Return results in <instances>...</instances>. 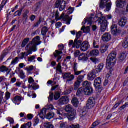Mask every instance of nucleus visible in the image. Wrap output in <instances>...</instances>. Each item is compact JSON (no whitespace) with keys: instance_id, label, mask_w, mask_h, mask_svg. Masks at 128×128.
I'll return each instance as SVG.
<instances>
[{"instance_id":"f257e3e1","label":"nucleus","mask_w":128,"mask_h":128,"mask_svg":"<svg viewBox=\"0 0 128 128\" xmlns=\"http://www.w3.org/2000/svg\"><path fill=\"white\" fill-rule=\"evenodd\" d=\"M106 68L108 70H109V73L112 74V69L113 66H114L116 64V52H112L109 54L107 57L106 60Z\"/></svg>"},{"instance_id":"f03ea898","label":"nucleus","mask_w":128,"mask_h":128,"mask_svg":"<svg viewBox=\"0 0 128 128\" xmlns=\"http://www.w3.org/2000/svg\"><path fill=\"white\" fill-rule=\"evenodd\" d=\"M65 112L68 113L66 116L70 122H72L75 120L76 116V110L72 108V105H67L65 108Z\"/></svg>"},{"instance_id":"7ed1b4c3","label":"nucleus","mask_w":128,"mask_h":128,"mask_svg":"<svg viewBox=\"0 0 128 128\" xmlns=\"http://www.w3.org/2000/svg\"><path fill=\"white\" fill-rule=\"evenodd\" d=\"M42 44V41H40V36H37L32 39V42H30L26 48H31L32 50L36 51L38 50V46H40Z\"/></svg>"},{"instance_id":"20e7f679","label":"nucleus","mask_w":128,"mask_h":128,"mask_svg":"<svg viewBox=\"0 0 128 128\" xmlns=\"http://www.w3.org/2000/svg\"><path fill=\"white\" fill-rule=\"evenodd\" d=\"M100 8L102 9L106 8L107 10H110V8H112V2L110 0H100Z\"/></svg>"},{"instance_id":"39448f33","label":"nucleus","mask_w":128,"mask_h":128,"mask_svg":"<svg viewBox=\"0 0 128 128\" xmlns=\"http://www.w3.org/2000/svg\"><path fill=\"white\" fill-rule=\"evenodd\" d=\"M98 24H100V28L102 32H104L106 30L108 22L105 18H102L100 20Z\"/></svg>"},{"instance_id":"423d86ee","label":"nucleus","mask_w":128,"mask_h":128,"mask_svg":"<svg viewBox=\"0 0 128 128\" xmlns=\"http://www.w3.org/2000/svg\"><path fill=\"white\" fill-rule=\"evenodd\" d=\"M66 1L62 0H62H57L55 2L54 7L56 8H59L60 12H62L66 8Z\"/></svg>"},{"instance_id":"0eeeda50","label":"nucleus","mask_w":128,"mask_h":128,"mask_svg":"<svg viewBox=\"0 0 128 128\" xmlns=\"http://www.w3.org/2000/svg\"><path fill=\"white\" fill-rule=\"evenodd\" d=\"M96 106V98L90 97L86 103V110H90Z\"/></svg>"},{"instance_id":"6e6552de","label":"nucleus","mask_w":128,"mask_h":128,"mask_svg":"<svg viewBox=\"0 0 128 128\" xmlns=\"http://www.w3.org/2000/svg\"><path fill=\"white\" fill-rule=\"evenodd\" d=\"M64 80H67V82H72L75 78L74 75L72 74L70 72L62 73Z\"/></svg>"},{"instance_id":"1a4fd4ad","label":"nucleus","mask_w":128,"mask_h":128,"mask_svg":"<svg viewBox=\"0 0 128 128\" xmlns=\"http://www.w3.org/2000/svg\"><path fill=\"white\" fill-rule=\"evenodd\" d=\"M51 90L55 91V96H62V90H60V85H56L52 88Z\"/></svg>"},{"instance_id":"9d476101","label":"nucleus","mask_w":128,"mask_h":128,"mask_svg":"<svg viewBox=\"0 0 128 128\" xmlns=\"http://www.w3.org/2000/svg\"><path fill=\"white\" fill-rule=\"evenodd\" d=\"M111 32L114 36H116L122 33L120 30H118V26L116 24H112L111 26Z\"/></svg>"},{"instance_id":"9b49d317","label":"nucleus","mask_w":128,"mask_h":128,"mask_svg":"<svg viewBox=\"0 0 128 128\" xmlns=\"http://www.w3.org/2000/svg\"><path fill=\"white\" fill-rule=\"evenodd\" d=\"M90 48V45L88 42H84L81 44L80 50L82 52H86Z\"/></svg>"},{"instance_id":"f8f14e48","label":"nucleus","mask_w":128,"mask_h":128,"mask_svg":"<svg viewBox=\"0 0 128 128\" xmlns=\"http://www.w3.org/2000/svg\"><path fill=\"white\" fill-rule=\"evenodd\" d=\"M70 102V98L68 96H62L59 100L58 102L60 106H64V104H67Z\"/></svg>"},{"instance_id":"ddd939ff","label":"nucleus","mask_w":128,"mask_h":128,"mask_svg":"<svg viewBox=\"0 0 128 128\" xmlns=\"http://www.w3.org/2000/svg\"><path fill=\"white\" fill-rule=\"evenodd\" d=\"M96 72L95 70H92L90 73H89L87 76V78L88 80H90L92 82L96 78Z\"/></svg>"},{"instance_id":"4468645a","label":"nucleus","mask_w":128,"mask_h":128,"mask_svg":"<svg viewBox=\"0 0 128 128\" xmlns=\"http://www.w3.org/2000/svg\"><path fill=\"white\" fill-rule=\"evenodd\" d=\"M128 54H126V52H123L121 53L118 57V62H119V64L124 62Z\"/></svg>"},{"instance_id":"2eb2a0df","label":"nucleus","mask_w":128,"mask_h":128,"mask_svg":"<svg viewBox=\"0 0 128 128\" xmlns=\"http://www.w3.org/2000/svg\"><path fill=\"white\" fill-rule=\"evenodd\" d=\"M52 14L53 15L52 16V18H56V20H62V18L64 16V13H63L62 14V15L60 17V12H58V10H57L56 12H54L52 13Z\"/></svg>"},{"instance_id":"dca6fc26","label":"nucleus","mask_w":128,"mask_h":128,"mask_svg":"<svg viewBox=\"0 0 128 128\" xmlns=\"http://www.w3.org/2000/svg\"><path fill=\"white\" fill-rule=\"evenodd\" d=\"M126 4V0H118L116 2V7L120 8H124Z\"/></svg>"},{"instance_id":"f3484780","label":"nucleus","mask_w":128,"mask_h":128,"mask_svg":"<svg viewBox=\"0 0 128 128\" xmlns=\"http://www.w3.org/2000/svg\"><path fill=\"white\" fill-rule=\"evenodd\" d=\"M62 52H60V50H56L55 51V52L54 53V57L56 58H57L56 62H59L60 60H62V57L60 56V54H62Z\"/></svg>"},{"instance_id":"a211bd4d","label":"nucleus","mask_w":128,"mask_h":128,"mask_svg":"<svg viewBox=\"0 0 128 128\" xmlns=\"http://www.w3.org/2000/svg\"><path fill=\"white\" fill-rule=\"evenodd\" d=\"M102 40L103 42H110V40H112V35L108 32H106L102 36Z\"/></svg>"},{"instance_id":"6ab92c4d","label":"nucleus","mask_w":128,"mask_h":128,"mask_svg":"<svg viewBox=\"0 0 128 128\" xmlns=\"http://www.w3.org/2000/svg\"><path fill=\"white\" fill-rule=\"evenodd\" d=\"M128 22V19L126 17H122L118 21V24L120 26L124 27L126 24Z\"/></svg>"},{"instance_id":"aec40b11","label":"nucleus","mask_w":128,"mask_h":128,"mask_svg":"<svg viewBox=\"0 0 128 128\" xmlns=\"http://www.w3.org/2000/svg\"><path fill=\"white\" fill-rule=\"evenodd\" d=\"M0 72H7V74H10V72H12V69L6 66H2L0 67Z\"/></svg>"},{"instance_id":"412c9836","label":"nucleus","mask_w":128,"mask_h":128,"mask_svg":"<svg viewBox=\"0 0 128 128\" xmlns=\"http://www.w3.org/2000/svg\"><path fill=\"white\" fill-rule=\"evenodd\" d=\"M28 14H30V10H26L23 14L22 19H23V20H24L23 22V24H26V22H28Z\"/></svg>"},{"instance_id":"4be33fe9","label":"nucleus","mask_w":128,"mask_h":128,"mask_svg":"<svg viewBox=\"0 0 128 128\" xmlns=\"http://www.w3.org/2000/svg\"><path fill=\"white\" fill-rule=\"evenodd\" d=\"M94 94V89L92 87L89 88H84V94L85 96H91Z\"/></svg>"},{"instance_id":"5701e85b","label":"nucleus","mask_w":128,"mask_h":128,"mask_svg":"<svg viewBox=\"0 0 128 128\" xmlns=\"http://www.w3.org/2000/svg\"><path fill=\"white\" fill-rule=\"evenodd\" d=\"M82 40H77L75 39L73 45V48H80L82 46Z\"/></svg>"},{"instance_id":"b1692460","label":"nucleus","mask_w":128,"mask_h":128,"mask_svg":"<svg viewBox=\"0 0 128 128\" xmlns=\"http://www.w3.org/2000/svg\"><path fill=\"white\" fill-rule=\"evenodd\" d=\"M26 50H27V52H24V56H28L30 54H32V52H36L31 48H26Z\"/></svg>"},{"instance_id":"393cba45","label":"nucleus","mask_w":128,"mask_h":128,"mask_svg":"<svg viewBox=\"0 0 128 128\" xmlns=\"http://www.w3.org/2000/svg\"><path fill=\"white\" fill-rule=\"evenodd\" d=\"M46 114V108H44L42 110L40 111V112L38 114L40 118L42 120H44L46 118V116L44 114Z\"/></svg>"},{"instance_id":"a878e982","label":"nucleus","mask_w":128,"mask_h":128,"mask_svg":"<svg viewBox=\"0 0 128 128\" xmlns=\"http://www.w3.org/2000/svg\"><path fill=\"white\" fill-rule=\"evenodd\" d=\"M102 84V78H98L94 80V86L95 88H98V86H100Z\"/></svg>"},{"instance_id":"bb28decb","label":"nucleus","mask_w":128,"mask_h":128,"mask_svg":"<svg viewBox=\"0 0 128 128\" xmlns=\"http://www.w3.org/2000/svg\"><path fill=\"white\" fill-rule=\"evenodd\" d=\"M78 60H82V62H86L88 58V55L86 54H82L80 55Z\"/></svg>"},{"instance_id":"cd10ccee","label":"nucleus","mask_w":128,"mask_h":128,"mask_svg":"<svg viewBox=\"0 0 128 128\" xmlns=\"http://www.w3.org/2000/svg\"><path fill=\"white\" fill-rule=\"evenodd\" d=\"M108 45H106V44H103L100 46V52H102V54H104V52H106L108 50Z\"/></svg>"},{"instance_id":"c85d7f7f","label":"nucleus","mask_w":128,"mask_h":128,"mask_svg":"<svg viewBox=\"0 0 128 128\" xmlns=\"http://www.w3.org/2000/svg\"><path fill=\"white\" fill-rule=\"evenodd\" d=\"M64 22H66V24H70V22L72 21V18H70L68 15H64L62 18Z\"/></svg>"},{"instance_id":"c756f323","label":"nucleus","mask_w":128,"mask_h":128,"mask_svg":"<svg viewBox=\"0 0 128 128\" xmlns=\"http://www.w3.org/2000/svg\"><path fill=\"white\" fill-rule=\"evenodd\" d=\"M72 102L75 108L78 107V104H80V102H78V98H73L72 99Z\"/></svg>"},{"instance_id":"7c9ffc66","label":"nucleus","mask_w":128,"mask_h":128,"mask_svg":"<svg viewBox=\"0 0 128 128\" xmlns=\"http://www.w3.org/2000/svg\"><path fill=\"white\" fill-rule=\"evenodd\" d=\"M102 68H104V64L100 63L98 66L97 68L96 69L95 72L96 74H98V72H100L102 70Z\"/></svg>"},{"instance_id":"2f4dec72","label":"nucleus","mask_w":128,"mask_h":128,"mask_svg":"<svg viewBox=\"0 0 128 128\" xmlns=\"http://www.w3.org/2000/svg\"><path fill=\"white\" fill-rule=\"evenodd\" d=\"M102 68H104V64L100 63L98 66L97 68L96 69L95 72L96 74H98V72H100L102 70Z\"/></svg>"},{"instance_id":"473e14b6","label":"nucleus","mask_w":128,"mask_h":128,"mask_svg":"<svg viewBox=\"0 0 128 128\" xmlns=\"http://www.w3.org/2000/svg\"><path fill=\"white\" fill-rule=\"evenodd\" d=\"M84 94V89L82 88H80L78 90L76 96H82Z\"/></svg>"},{"instance_id":"72a5a7b5","label":"nucleus","mask_w":128,"mask_h":128,"mask_svg":"<svg viewBox=\"0 0 128 128\" xmlns=\"http://www.w3.org/2000/svg\"><path fill=\"white\" fill-rule=\"evenodd\" d=\"M20 58L18 57H16L11 62L10 67L12 66H14L16 64H18V62H20Z\"/></svg>"},{"instance_id":"f704fd0d","label":"nucleus","mask_w":128,"mask_h":128,"mask_svg":"<svg viewBox=\"0 0 128 128\" xmlns=\"http://www.w3.org/2000/svg\"><path fill=\"white\" fill-rule=\"evenodd\" d=\"M42 17H40L39 18V20L37 21L32 26L33 28H38L40 26V24H42Z\"/></svg>"},{"instance_id":"c9c22d12","label":"nucleus","mask_w":128,"mask_h":128,"mask_svg":"<svg viewBox=\"0 0 128 128\" xmlns=\"http://www.w3.org/2000/svg\"><path fill=\"white\" fill-rule=\"evenodd\" d=\"M122 100H120L119 101L116 102L115 105L112 108V109L114 110H116L122 104Z\"/></svg>"},{"instance_id":"e433bc0d","label":"nucleus","mask_w":128,"mask_h":128,"mask_svg":"<svg viewBox=\"0 0 128 128\" xmlns=\"http://www.w3.org/2000/svg\"><path fill=\"white\" fill-rule=\"evenodd\" d=\"M82 84L83 88H90V84H92L88 82V81H84L83 82Z\"/></svg>"},{"instance_id":"4c0bfd02","label":"nucleus","mask_w":128,"mask_h":128,"mask_svg":"<svg viewBox=\"0 0 128 128\" xmlns=\"http://www.w3.org/2000/svg\"><path fill=\"white\" fill-rule=\"evenodd\" d=\"M100 54V52L98 50H92L90 53V56H98Z\"/></svg>"},{"instance_id":"58836bf2","label":"nucleus","mask_w":128,"mask_h":128,"mask_svg":"<svg viewBox=\"0 0 128 128\" xmlns=\"http://www.w3.org/2000/svg\"><path fill=\"white\" fill-rule=\"evenodd\" d=\"M44 128H54V126L51 122H46L44 124Z\"/></svg>"},{"instance_id":"ea45409f","label":"nucleus","mask_w":128,"mask_h":128,"mask_svg":"<svg viewBox=\"0 0 128 128\" xmlns=\"http://www.w3.org/2000/svg\"><path fill=\"white\" fill-rule=\"evenodd\" d=\"M54 116V113L49 112L47 115L45 116V118L46 120H52Z\"/></svg>"},{"instance_id":"a19ab883","label":"nucleus","mask_w":128,"mask_h":128,"mask_svg":"<svg viewBox=\"0 0 128 128\" xmlns=\"http://www.w3.org/2000/svg\"><path fill=\"white\" fill-rule=\"evenodd\" d=\"M24 10V8H20L18 10H17L14 13V16H22V12Z\"/></svg>"},{"instance_id":"79ce46f5","label":"nucleus","mask_w":128,"mask_h":128,"mask_svg":"<svg viewBox=\"0 0 128 128\" xmlns=\"http://www.w3.org/2000/svg\"><path fill=\"white\" fill-rule=\"evenodd\" d=\"M29 42L30 38H25L22 42V48H26V44H28Z\"/></svg>"},{"instance_id":"37998d69","label":"nucleus","mask_w":128,"mask_h":128,"mask_svg":"<svg viewBox=\"0 0 128 128\" xmlns=\"http://www.w3.org/2000/svg\"><path fill=\"white\" fill-rule=\"evenodd\" d=\"M81 30H83L84 32V34H88L90 32V27L88 26L86 28L85 26H83L82 28H81Z\"/></svg>"},{"instance_id":"c03bdc74","label":"nucleus","mask_w":128,"mask_h":128,"mask_svg":"<svg viewBox=\"0 0 128 128\" xmlns=\"http://www.w3.org/2000/svg\"><path fill=\"white\" fill-rule=\"evenodd\" d=\"M48 32V29L46 26L43 27L41 30V32L42 36H46Z\"/></svg>"},{"instance_id":"a18cd8bd","label":"nucleus","mask_w":128,"mask_h":128,"mask_svg":"<svg viewBox=\"0 0 128 128\" xmlns=\"http://www.w3.org/2000/svg\"><path fill=\"white\" fill-rule=\"evenodd\" d=\"M80 82H79L78 81H76L74 84V90H78L80 86Z\"/></svg>"},{"instance_id":"49530a36","label":"nucleus","mask_w":128,"mask_h":128,"mask_svg":"<svg viewBox=\"0 0 128 128\" xmlns=\"http://www.w3.org/2000/svg\"><path fill=\"white\" fill-rule=\"evenodd\" d=\"M32 128V122H28L26 124L21 126L20 128Z\"/></svg>"},{"instance_id":"de8ad7c7","label":"nucleus","mask_w":128,"mask_h":128,"mask_svg":"<svg viewBox=\"0 0 128 128\" xmlns=\"http://www.w3.org/2000/svg\"><path fill=\"white\" fill-rule=\"evenodd\" d=\"M100 120H96L95 122H94L92 126V128H94L96 126H100Z\"/></svg>"},{"instance_id":"09e8293b","label":"nucleus","mask_w":128,"mask_h":128,"mask_svg":"<svg viewBox=\"0 0 128 128\" xmlns=\"http://www.w3.org/2000/svg\"><path fill=\"white\" fill-rule=\"evenodd\" d=\"M32 88L34 90H36L40 88V85L36 83H34L32 84Z\"/></svg>"},{"instance_id":"8fccbe9b","label":"nucleus","mask_w":128,"mask_h":128,"mask_svg":"<svg viewBox=\"0 0 128 128\" xmlns=\"http://www.w3.org/2000/svg\"><path fill=\"white\" fill-rule=\"evenodd\" d=\"M36 58V55H34L30 57H28V62H32Z\"/></svg>"},{"instance_id":"3c124183","label":"nucleus","mask_w":128,"mask_h":128,"mask_svg":"<svg viewBox=\"0 0 128 128\" xmlns=\"http://www.w3.org/2000/svg\"><path fill=\"white\" fill-rule=\"evenodd\" d=\"M14 102H22V97L21 96H15L12 100Z\"/></svg>"},{"instance_id":"603ef678","label":"nucleus","mask_w":128,"mask_h":128,"mask_svg":"<svg viewBox=\"0 0 128 128\" xmlns=\"http://www.w3.org/2000/svg\"><path fill=\"white\" fill-rule=\"evenodd\" d=\"M56 70L60 74H62V65L60 63L58 64Z\"/></svg>"},{"instance_id":"864d4df0","label":"nucleus","mask_w":128,"mask_h":128,"mask_svg":"<svg viewBox=\"0 0 128 128\" xmlns=\"http://www.w3.org/2000/svg\"><path fill=\"white\" fill-rule=\"evenodd\" d=\"M84 78V76H79L77 78V82H78L80 84L82 82V80Z\"/></svg>"},{"instance_id":"5fc2aeb1","label":"nucleus","mask_w":128,"mask_h":128,"mask_svg":"<svg viewBox=\"0 0 128 128\" xmlns=\"http://www.w3.org/2000/svg\"><path fill=\"white\" fill-rule=\"evenodd\" d=\"M95 88H96V92H98L99 94H100V92H102V90H104V88L102 86Z\"/></svg>"},{"instance_id":"6e6d98bb","label":"nucleus","mask_w":128,"mask_h":128,"mask_svg":"<svg viewBox=\"0 0 128 128\" xmlns=\"http://www.w3.org/2000/svg\"><path fill=\"white\" fill-rule=\"evenodd\" d=\"M122 46H123V48H128V40H124Z\"/></svg>"},{"instance_id":"4d7b16f0","label":"nucleus","mask_w":128,"mask_h":128,"mask_svg":"<svg viewBox=\"0 0 128 128\" xmlns=\"http://www.w3.org/2000/svg\"><path fill=\"white\" fill-rule=\"evenodd\" d=\"M82 32L80 31L79 32H77L76 34V38L75 40H80V37L82 36Z\"/></svg>"},{"instance_id":"13d9d810","label":"nucleus","mask_w":128,"mask_h":128,"mask_svg":"<svg viewBox=\"0 0 128 128\" xmlns=\"http://www.w3.org/2000/svg\"><path fill=\"white\" fill-rule=\"evenodd\" d=\"M87 22H88V24L90 26H92V17H90L86 19Z\"/></svg>"},{"instance_id":"bf43d9fd","label":"nucleus","mask_w":128,"mask_h":128,"mask_svg":"<svg viewBox=\"0 0 128 128\" xmlns=\"http://www.w3.org/2000/svg\"><path fill=\"white\" fill-rule=\"evenodd\" d=\"M20 78H22V80L26 78V75H24V70H21L20 71Z\"/></svg>"},{"instance_id":"052dcab7","label":"nucleus","mask_w":128,"mask_h":128,"mask_svg":"<svg viewBox=\"0 0 128 128\" xmlns=\"http://www.w3.org/2000/svg\"><path fill=\"white\" fill-rule=\"evenodd\" d=\"M59 52H62L64 50V46L62 44H60L58 46Z\"/></svg>"},{"instance_id":"680f3d73","label":"nucleus","mask_w":128,"mask_h":128,"mask_svg":"<svg viewBox=\"0 0 128 128\" xmlns=\"http://www.w3.org/2000/svg\"><path fill=\"white\" fill-rule=\"evenodd\" d=\"M128 108V102L126 103L124 105L122 106L120 108V110H124V108Z\"/></svg>"},{"instance_id":"e2e57ef3","label":"nucleus","mask_w":128,"mask_h":128,"mask_svg":"<svg viewBox=\"0 0 128 128\" xmlns=\"http://www.w3.org/2000/svg\"><path fill=\"white\" fill-rule=\"evenodd\" d=\"M46 108V112H48V110H52L54 109V105L50 104L49 106H48L47 108Z\"/></svg>"},{"instance_id":"0e129e2a","label":"nucleus","mask_w":128,"mask_h":128,"mask_svg":"<svg viewBox=\"0 0 128 128\" xmlns=\"http://www.w3.org/2000/svg\"><path fill=\"white\" fill-rule=\"evenodd\" d=\"M7 120L10 122V124H14V120L12 118H9Z\"/></svg>"},{"instance_id":"69168bd1","label":"nucleus","mask_w":128,"mask_h":128,"mask_svg":"<svg viewBox=\"0 0 128 128\" xmlns=\"http://www.w3.org/2000/svg\"><path fill=\"white\" fill-rule=\"evenodd\" d=\"M28 120H32V118H34V114H28L27 115V118Z\"/></svg>"},{"instance_id":"338daca9","label":"nucleus","mask_w":128,"mask_h":128,"mask_svg":"<svg viewBox=\"0 0 128 128\" xmlns=\"http://www.w3.org/2000/svg\"><path fill=\"white\" fill-rule=\"evenodd\" d=\"M82 72H84V70H82V71H78V70L76 71H74V76H80V74H82Z\"/></svg>"},{"instance_id":"774afa93","label":"nucleus","mask_w":128,"mask_h":128,"mask_svg":"<svg viewBox=\"0 0 128 128\" xmlns=\"http://www.w3.org/2000/svg\"><path fill=\"white\" fill-rule=\"evenodd\" d=\"M69 128H80V124H72V125L69 126Z\"/></svg>"}]
</instances>
